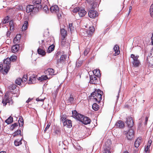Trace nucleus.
<instances>
[{"instance_id":"7","label":"nucleus","mask_w":153,"mask_h":153,"mask_svg":"<svg viewBox=\"0 0 153 153\" xmlns=\"http://www.w3.org/2000/svg\"><path fill=\"white\" fill-rule=\"evenodd\" d=\"M27 77L26 76L24 75L22 79L18 78L15 80V83L19 85H22L23 83L25 82L27 80Z\"/></svg>"},{"instance_id":"56","label":"nucleus","mask_w":153,"mask_h":153,"mask_svg":"<svg viewBox=\"0 0 153 153\" xmlns=\"http://www.w3.org/2000/svg\"><path fill=\"white\" fill-rule=\"evenodd\" d=\"M44 100V99H41L39 97L37 98L36 99V100L37 101H43Z\"/></svg>"},{"instance_id":"9","label":"nucleus","mask_w":153,"mask_h":153,"mask_svg":"<svg viewBox=\"0 0 153 153\" xmlns=\"http://www.w3.org/2000/svg\"><path fill=\"white\" fill-rule=\"evenodd\" d=\"M10 61L9 58L4 59L3 64H4V67H6L8 70L10 67Z\"/></svg>"},{"instance_id":"38","label":"nucleus","mask_w":153,"mask_h":153,"mask_svg":"<svg viewBox=\"0 0 153 153\" xmlns=\"http://www.w3.org/2000/svg\"><path fill=\"white\" fill-rule=\"evenodd\" d=\"M92 107V108L95 111H97L99 109V106L96 103L93 104Z\"/></svg>"},{"instance_id":"11","label":"nucleus","mask_w":153,"mask_h":153,"mask_svg":"<svg viewBox=\"0 0 153 153\" xmlns=\"http://www.w3.org/2000/svg\"><path fill=\"white\" fill-rule=\"evenodd\" d=\"M9 70L6 68L4 67L3 63H0V72L4 74H7Z\"/></svg>"},{"instance_id":"39","label":"nucleus","mask_w":153,"mask_h":153,"mask_svg":"<svg viewBox=\"0 0 153 153\" xmlns=\"http://www.w3.org/2000/svg\"><path fill=\"white\" fill-rule=\"evenodd\" d=\"M93 73L94 74V75L96 76H99L100 75V72L99 70H94L93 71Z\"/></svg>"},{"instance_id":"47","label":"nucleus","mask_w":153,"mask_h":153,"mask_svg":"<svg viewBox=\"0 0 153 153\" xmlns=\"http://www.w3.org/2000/svg\"><path fill=\"white\" fill-rule=\"evenodd\" d=\"M80 8L79 7H75L73 10V12L74 13L79 12V10Z\"/></svg>"},{"instance_id":"21","label":"nucleus","mask_w":153,"mask_h":153,"mask_svg":"<svg viewBox=\"0 0 153 153\" xmlns=\"http://www.w3.org/2000/svg\"><path fill=\"white\" fill-rule=\"evenodd\" d=\"M90 83L92 84H97V78L96 76L95 75L90 76Z\"/></svg>"},{"instance_id":"15","label":"nucleus","mask_w":153,"mask_h":153,"mask_svg":"<svg viewBox=\"0 0 153 153\" xmlns=\"http://www.w3.org/2000/svg\"><path fill=\"white\" fill-rule=\"evenodd\" d=\"M50 10L52 13H57L59 11V8L57 5H54L50 8Z\"/></svg>"},{"instance_id":"26","label":"nucleus","mask_w":153,"mask_h":153,"mask_svg":"<svg viewBox=\"0 0 153 153\" xmlns=\"http://www.w3.org/2000/svg\"><path fill=\"white\" fill-rule=\"evenodd\" d=\"M19 45H13L12 48V52L13 53H15L19 50Z\"/></svg>"},{"instance_id":"30","label":"nucleus","mask_w":153,"mask_h":153,"mask_svg":"<svg viewBox=\"0 0 153 153\" xmlns=\"http://www.w3.org/2000/svg\"><path fill=\"white\" fill-rule=\"evenodd\" d=\"M28 22L27 21H25L24 24L22 27V30H25L27 29L28 27Z\"/></svg>"},{"instance_id":"22","label":"nucleus","mask_w":153,"mask_h":153,"mask_svg":"<svg viewBox=\"0 0 153 153\" xmlns=\"http://www.w3.org/2000/svg\"><path fill=\"white\" fill-rule=\"evenodd\" d=\"M86 11L84 9L80 8L78 14L80 17H82L86 14Z\"/></svg>"},{"instance_id":"58","label":"nucleus","mask_w":153,"mask_h":153,"mask_svg":"<svg viewBox=\"0 0 153 153\" xmlns=\"http://www.w3.org/2000/svg\"><path fill=\"white\" fill-rule=\"evenodd\" d=\"M148 119V117H145V124L146 125Z\"/></svg>"},{"instance_id":"28","label":"nucleus","mask_w":153,"mask_h":153,"mask_svg":"<svg viewBox=\"0 0 153 153\" xmlns=\"http://www.w3.org/2000/svg\"><path fill=\"white\" fill-rule=\"evenodd\" d=\"M41 0H33V3L34 4V5H35V7L36 6L37 7L39 6H41L42 5H40L41 3Z\"/></svg>"},{"instance_id":"44","label":"nucleus","mask_w":153,"mask_h":153,"mask_svg":"<svg viewBox=\"0 0 153 153\" xmlns=\"http://www.w3.org/2000/svg\"><path fill=\"white\" fill-rule=\"evenodd\" d=\"M21 131L20 130H18L17 131H16L14 133V134L13 135L14 137H15L16 135H18L19 134H20L21 136Z\"/></svg>"},{"instance_id":"34","label":"nucleus","mask_w":153,"mask_h":153,"mask_svg":"<svg viewBox=\"0 0 153 153\" xmlns=\"http://www.w3.org/2000/svg\"><path fill=\"white\" fill-rule=\"evenodd\" d=\"M13 121V117L10 116L7 119L5 122L7 124H10L12 123Z\"/></svg>"},{"instance_id":"33","label":"nucleus","mask_w":153,"mask_h":153,"mask_svg":"<svg viewBox=\"0 0 153 153\" xmlns=\"http://www.w3.org/2000/svg\"><path fill=\"white\" fill-rule=\"evenodd\" d=\"M66 57V56L65 55H62L61 57L59 60L58 61V62H64L65 59Z\"/></svg>"},{"instance_id":"35","label":"nucleus","mask_w":153,"mask_h":153,"mask_svg":"<svg viewBox=\"0 0 153 153\" xmlns=\"http://www.w3.org/2000/svg\"><path fill=\"white\" fill-rule=\"evenodd\" d=\"M22 140V138L20 140L19 139H17L15 140L14 141V144L16 146H19L21 144L22 142L21 140Z\"/></svg>"},{"instance_id":"62","label":"nucleus","mask_w":153,"mask_h":153,"mask_svg":"<svg viewBox=\"0 0 153 153\" xmlns=\"http://www.w3.org/2000/svg\"><path fill=\"white\" fill-rule=\"evenodd\" d=\"M0 153H6V152L4 151H2L0 152Z\"/></svg>"},{"instance_id":"6","label":"nucleus","mask_w":153,"mask_h":153,"mask_svg":"<svg viewBox=\"0 0 153 153\" xmlns=\"http://www.w3.org/2000/svg\"><path fill=\"white\" fill-rule=\"evenodd\" d=\"M45 74L48 77V78L50 79L52 77V76L55 75L54 70L51 68H48L44 72Z\"/></svg>"},{"instance_id":"64","label":"nucleus","mask_w":153,"mask_h":153,"mask_svg":"<svg viewBox=\"0 0 153 153\" xmlns=\"http://www.w3.org/2000/svg\"><path fill=\"white\" fill-rule=\"evenodd\" d=\"M117 100L118 99V98L119 97V94H118V96H117Z\"/></svg>"},{"instance_id":"24","label":"nucleus","mask_w":153,"mask_h":153,"mask_svg":"<svg viewBox=\"0 0 153 153\" xmlns=\"http://www.w3.org/2000/svg\"><path fill=\"white\" fill-rule=\"evenodd\" d=\"M67 32L64 29H61V35L62 36L61 39H64L67 35Z\"/></svg>"},{"instance_id":"25","label":"nucleus","mask_w":153,"mask_h":153,"mask_svg":"<svg viewBox=\"0 0 153 153\" xmlns=\"http://www.w3.org/2000/svg\"><path fill=\"white\" fill-rule=\"evenodd\" d=\"M89 29L87 30V31H86L87 32V33L88 34V35L89 36H91L93 33L94 30V29L93 27H90Z\"/></svg>"},{"instance_id":"2","label":"nucleus","mask_w":153,"mask_h":153,"mask_svg":"<svg viewBox=\"0 0 153 153\" xmlns=\"http://www.w3.org/2000/svg\"><path fill=\"white\" fill-rule=\"evenodd\" d=\"M102 93H103L102 91L100 89H98L97 91H95L94 92H93L91 95L96 101L99 102L102 100Z\"/></svg>"},{"instance_id":"59","label":"nucleus","mask_w":153,"mask_h":153,"mask_svg":"<svg viewBox=\"0 0 153 153\" xmlns=\"http://www.w3.org/2000/svg\"><path fill=\"white\" fill-rule=\"evenodd\" d=\"M10 31H7V37L10 36Z\"/></svg>"},{"instance_id":"49","label":"nucleus","mask_w":153,"mask_h":153,"mask_svg":"<svg viewBox=\"0 0 153 153\" xmlns=\"http://www.w3.org/2000/svg\"><path fill=\"white\" fill-rule=\"evenodd\" d=\"M69 27L71 32L74 29V27L73 26V25L72 23L69 24Z\"/></svg>"},{"instance_id":"8","label":"nucleus","mask_w":153,"mask_h":153,"mask_svg":"<svg viewBox=\"0 0 153 153\" xmlns=\"http://www.w3.org/2000/svg\"><path fill=\"white\" fill-rule=\"evenodd\" d=\"M72 113L73 117L81 122L84 116L78 113L75 110L73 111Z\"/></svg>"},{"instance_id":"14","label":"nucleus","mask_w":153,"mask_h":153,"mask_svg":"<svg viewBox=\"0 0 153 153\" xmlns=\"http://www.w3.org/2000/svg\"><path fill=\"white\" fill-rule=\"evenodd\" d=\"M37 52L38 53L42 56L45 55L46 52L45 51L44 48L42 47H39L37 49Z\"/></svg>"},{"instance_id":"61","label":"nucleus","mask_w":153,"mask_h":153,"mask_svg":"<svg viewBox=\"0 0 153 153\" xmlns=\"http://www.w3.org/2000/svg\"><path fill=\"white\" fill-rule=\"evenodd\" d=\"M132 7L131 6H130L129 7V12H130V11H131V10L132 9Z\"/></svg>"},{"instance_id":"40","label":"nucleus","mask_w":153,"mask_h":153,"mask_svg":"<svg viewBox=\"0 0 153 153\" xmlns=\"http://www.w3.org/2000/svg\"><path fill=\"white\" fill-rule=\"evenodd\" d=\"M21 36L19 34L17 35L16 37L14 39V42L16 43L20 39Z\"/></svg>"},{"instance_id":"13","label":"nucleus","mask_w":153,"mask_h":153,"mask_svg":"<svg viewBox=\"0 0 153 153\" xmlns=\"http://www.w3.org/2000/svg\"><path fill=\"white\" fill-rule=\"evenodd\" d=\"M126 123L129 127H132L134 125V122L131 117H128L127 118Z\"/></svg>"},{"instance_id":"17","label":"nucleus","mask_w":153,"mask_h":153,"mask_svg":"<svg viewBox=\"0 0 153 153\" xmlns=\"http://www.w3.org/2000/svg\"><path fill=\"white\" fill-rule=\"evenodd\" d=\"M125 124L124 122L121 120H118L115 124V126L117 128H122L124 126Z\"/></svg>"},{"instance_id":"18","label":"nucleus","mask_w":153,"mask_h":153,"mask_svg":"<svg viewBox=\"0 0 153 153\" xmlns=\"http://www.w3.org/2000/svg\"><path fill=\"white\" fill-rule=\"evenodd\" d=\"M152 142L151 140H149L147 145L146 146L145 148V153H149V148Z\"/></svg>"},{"instance_id":"57","label":"nucleus","mask_w":153,"mask_h":153,"mask_svg":"<svg viewBox=\"0 0 153 153\" xmlns=\"http://www.w3.org/2000/svg\"><path fill=\"white\" fill-rule=\"evenodd\" d=\"M62 41L61 42L62 45L63 46H65V45L66 44L64 40V39H62Z\"/></svg>"},{"instance_id":"48","label":"nucleus","mask_w":153,"mask_h":153,"mask_svg":"<svg viewBox=\"0 0 153 153\" xmlns=\"http://www.w3.org/2000/svg\"><path fill=\"white\" fill-rule=\"evenodd\" d=\"M89 49L87 48L85 49L84 52V54L85 56L87 55L89 51Z\"/></svg>"},{"instance_id":"32","label":"nucleus","mask_w":153,"mask_h":153,"mask_svg":"<svg viewBox=\"0 0 153 153\" xmlns=\"http://www.w3.org/2000/svg\"><path fill=\"white\" fill-rule=\"evenodd\" d=\"M86 1L88 3L91 4V5L93 4L92 7L93 8L95 7L97 5L96 2H93V0H86Z\"/></svg>"},{"instance_id":"4","label":"nucleus","mask_w":153,"mask_h":153,"mask_svg":"<svg viewBox=\"0 0 153 153\" xmlns=\"http://www.w3.org/2000/svg\"><path fill=\"white\" fill-rule=\"evenodd\" d=\"M111 144V142L109 139L107 140L105 142V145L104 146L103 153H111L110 151V145Z\"/></svg>"},{"instance_id":"54","label":"nucleus","mask_w":153,"mask_h":153,"mask_svg":"<svg viewBox=\"0 0 153 153\" xmlns=\"http://www.w3.org/2000/svg\"><path fill=\"white\" fill-rule=\"evenodd\" d=\"M50 126V124H49V123H48L47 126L45 128V130H44V132H45L49 128Z\"/></svg>"},{"instance_id":"3","label":"nucleus","mask_w":153,"mask_h":153,"mask_svg":"<svg viewBox=\"0 0 153 153\" xmlns=\"http://www.w3.org/2000/svg\"><path fill=\"white\" fill-rule=\"evenodd\" d=\"M35 5H29L27 6L26 12L27 13H29L31 12H37L39 10L41 9L42 8L41 6H39L37 7Z\"/></svg>"},{"instance_id":"27","label":"nucleus","mask_w":153,"mask_h":153,"mask_svg":"<svg viewBox=\"0 0 153 153\" xmlns=\"http://www.w3.org/2000/svg\"><path fill=\"white\" fill-rule=\"evenodd\" d=\"M132 63L133 66L135 67H138L140 64V62L139 59L135 61H132Z\"/></svg>"},{"instance_id":"37","label":"nucleus","mask_w":153,"mask_h":153,"mask_svg":"<svg viewBox=\"0 0 153 153\" xmlns=\"http://www.w3.org/2000/svg\"><path fill=\"white\" fill-rule=\"evenodd\" d=\"M54 48V46L53 45H51L49 47L48 49L47 52L48 53H51L52 51H53Z\"/></svg>"},{"instance_id":"63","label":"nucleus","mask_w":153,"mask_h":153,"mask_svg":"<svg viewBox=\"0 0 153 153\" xmlns=\"http://www.w3.org/2000/svg\"><path fill=\"white\" fill-rule=\"evenodd\" d=\"M123 153H128V152L127 151H126L124 152Z\"/></svg>"},{"instance_id":"29","label":"nucleus","mask_w":153,"mask_h":153,"mask_svg":"<svg viewBox=\"0 0 153 153\" xmlns=\"http://www.w3.org/2000/svg\"><path fill=\"white\" fill-rule=\"evenodd\" d=\"M36 76L34 75L33 76L30 77L28 82L29 84H31L34 83V81L36 80Z\"/></svg>"},{"instance_id":"1","label":"nucleus","mask_w":153,"mask_h":153,"mask_svg":"<svg viewBox=\"0 0 153 153\" xmlns=\"http://www.w3.org/2000/svg\"><path fill=\"white\" fill-rule=\"evenodd\" d=\"M16 95V97L18 96L17 94H16L15 93L13 94L11 92H6L2 101V103L4 105H6L7 103H9V104L10 103L12 104L13 103L11 97H10L13 95H14V96H15Z\"/></svg>"},{"instance_id":"16","label":"nucleus","mask_w":153,"mask_h":153,"mask_svg":"<svg viewBox=\"0 0 153 153\" xmlns=\"http://www.w3.org/2000/svg\"><path fill=\"white\" fill-rule=\"evenodd\" d=\"M81 122L83 124L86 125L90 124L91 122V120L88 117H83Z\"/></svg>"},{"instance_id":"5","label":"nucleus","mask_w":153,"mask_h":153,"mask_svg":"<svg viewBox=\"0 0 153 153\" xmlns=\"http://www.w3.org/2000/svg\"><path fill=\"white\" fill-rule=\"evenodd\" d=\"M124 133L126 135V137L128 140H131L134 136V131L132 129H130L128 131H125Z\"/></svg>"},{"instance_id":"41","label":"nucleus","mask_w":153,"mask_h":153,"mask_svg":"<svg viewBox=\"0 0 153 153\" xmlns=\"http://www.w3.org/2000/svg\"><path fill=\"white\" fill-rule=\"evenodd\" d=\"M74 98L73 97V96L71 95L70 97L68 100V102L69 103H72L74 102Z\"/></svg>"},{"instance_id":"53","label":"nucleus","mask_w":153,"mask_h":153,"mask_svg":"<svg viewBox=\"0 0 153 153\" xmlns=\"http://www.w3.org/2000/svg\"><path fill=\"white\" fill-rule=\"evenodd\" d=\"M18 126V123H15L12 125L11 127L13 128H14L15 127Z\"/></svg>"},{"instance_id":"19","label":"nucleus","mask_w":153,"mask_h":153,"mask_svg":"<svg viewBox=\"0 0 153 153\" xmlns=\"http://www.w3.org/2000/svg\"><path fill=\"white\" fill-rule=\"evenodd\" d=\"M113 49L115 53L113 54L114 56H117L120 53V48L117 45H116L114 46Z\"/></svg>"},{"instance_id":"42","label":"nucleus","mask_w":153,"mask_h":153,"mask_svg":"<svg viewBox=\"0 0 153 153\" xmlns=\"http://www.w3.org/2000/svg\"><path fill=\"white\" fill-rule=\"evenodd\" d=\"M149 12L151 16L153 17V4H152L150 7Z\"/></svg>"},{"instance_id":"45","label":"nucleus","mask_w":153,"mask_h":153,"mask_svg":"<svg viewBox=\"0 0 153 153\" xmlns=\"http://www.w3.org/2000/svg\"><path fill=\"white\" fill-rule=\"evenodd\" d=\"M9 17L7 16L6 17L3 21V23L6 24L9 22Z\"/></svg>"},{"instance_id":"55","label":"nucleus","mask_w":153,"mask_h":153,"mask_svg":"<svg viewBox=\"0 0 153 153\" xmlns=\"http://www.w3.org/2000/svg\"><path fill=\"white\" fill-rule=\"evenodd\" d=\"M65 118L64 117V116L62 115L61 116V120L62 122H63L64 123V122L65 120Z\"/></svg>"},{"instance_id":"12","label":"nucleus","mask_w":153,"mask_h":153,"mask_svg":"<svg viewBox=\"0 0 153 153\" xmlns=\"http://www.w3.org/2000/svg\"><path fill=\"white\" fill-rule=\"evenodd\" d=\"M146 62L149 66L153 65V57L148 56L146 60Z\"/></svg>"},{"instance_id":"46","label":"nucleus","mask_w":153,"mask_h":153,"mask_svg":"<svg viewBox=\"0 0 153 153\" xmlns=\"http://www.w3.org/2000/svg\"><path fill=\"white\" fill-rule=\"evenodd\" d=\"M9 58L10 59V61H12L13 62H14L16 59V56L15 55H13Z\"/></svg>"},{"instance_id":"43","label":"nucleus","mask_w":153,"mask_h":153,"mask_svg":"<svg viewBox=\"0 0 153 153\" xmlns=\"http://www.w3.org/2000/svg\"><path fill=\"white\" fill-rule=\"evenodd\" d=\"M18 124L19 125V126L21 125L22 126L23 125V120L22 117H20L19 120Z\"/></svg>"},{"instance_id":"60","label":"nucleus","mask_w":153,"mask_h":153,"mask_svg":"<svg viewBox=\"0 0 153 153\" xmlns=\"http://www.w3.org/2000/svg\"><path fill=\"white\" fill-rule=\"evenodd\" d=\"M32 100V99H30V98H29L28 100L26 101V102L28 103L30 101H31V100Z\"/></svg>"},{"instance_id":"36","label":"nucleus","mask_w":153,"mask_h":153,"mask_svg":"<svg viewBox=\"0 0 153 153\" xmlns=\"http://www.w3.org/2000/svg\"><path fill=\"white\" fill-rule=\"evenodd\" d=\"M139 57L138 55L135 56L134 54H131L130 56V57L132 59V61H135L137 60H138Z\"/></svg>"},{"instance_id":"51","label":"nucleus","mask_w":153,"mask_h":153,"mask_svg":"<svg viewBox=\"0 0 153 153\" xmlns=\"http://www.w3.org/2000/svg\"><path fill=\"white\" fill-rule=\"evenodd\" d=\"M16 85L15 84L12 85L10 88V89L11 90H14L16 89Z\"/></svg>"},{"instance_id":"23","label":"nucleus","mask_w":153,"mask_h":153,"mask_svg":"<svg viewBox=\"0 0 153 153\" xmlns=\"http://www.w3.org/2000/svg\"><path fill=\"white\" fill-rule=\"evenodd\" d=\"M142 139L141 137H139L135 141L134 143V146L136 148H137L139 146L141 142Z\"/></svg>"},{"instance_id":"10","label":"nucleus","mask_w":153,"mask_h":153,"mask_svg":"<svg viewBox=\"0 0 153 153\" xmlns=\"http://www.w3.org/2000/svg\"><path fill=\"white\" fill-rule=\"evenodd\" d=\"M88 15L90 18H94L98 16V13L97 11L94 10H91L88 12Z\"/></svg>"},{"instance_id":"31","label":"nucleus","mask_w":153,"mask_h":153,"mask_svg":"<svg viewBox=\"0 0 153 153\" xmlns=\"http://www.w3.org/2000/svg\"><path fill=\"white\" fill-rule=\"evenodd\" d=\"M48 79H50L48 78L46 75H45L42 76L41 77H39L38 79L39 80L41 81H42L44 80H46Z\"/></svg>"},{"instance_id":"50","label":"nucleus","mask_w":153,"mask_h":153,"mask_svg":"<svg viewBox=\"0 0 153 153\" xmlns=\"http://www.w3.org/2000/svg\"><path fill=\"white\" fill-rule=\"evenodd\" d=\"M43 10L44 11L47 13V11H48V6L47 5H45L43 7Z\"/></svg>"},{"instance_id":"52","label":"nucleus","mask_w":153,"mask_h":153,"mask_svg":"<svg viewBox=\"0 0 153 153\" xmlns=\"http://www.w3.org/2000/svg\"><path fill=\"white\" fill-rule=\"evenodd\" d=\"M57 14V16H58V17L59 19H60L61 17V13L62 12H59V11L57 13H56Z\"/></svg>"},{"instance_id":"20","label":"nucleus","mask_w":153,"mask_h":153,"mask_svg":"<svg viewBox=\"0 0 153 153\" xmlns=\"http://www.w3.org/2000/svg\"><path fill=\"white\" fill-rule=\"evenodd\" d=\"M63 125L67 127L71 128L72 126L71 121L69 120H66L64 122Z\"/></svg>"}]
</instances>
